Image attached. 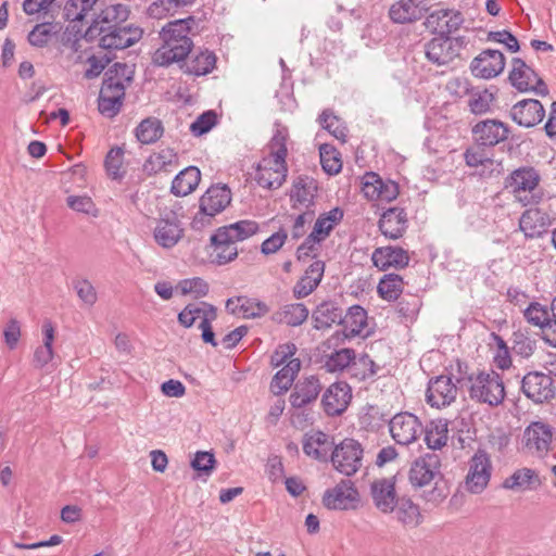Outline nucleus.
<instances>
[{
  "label": "nucleus",
  "instance_id": "nucleus-7",
  "mask_svg": "<svg viewBox=\"0 0 556 556\" xmlns=\"http://www.w3.org/2000/svg\"><path fill=\"white\" fill-rule=\"evenodd\" d=\"M363 454V446L357 440L345 438L333 446L331 453L328 454V460L332 463L337 471L351 477L361 469Z\"/></svg>",
  "mask_w": 556,
  "mask_h": 556
},
{
  "label": "nucleus",
  "instance_id": "nucleus-28",
  "mask_svg": "<svg viewBox=\"0 0 556 556\" xmlns=\"http://www.w3.org/2000/svg\"><path fill=\"white\" fill-rule=\"evenodd\" d=\"M184 236V229L175 212H169L162 217L154 230L155 241L163 248L169 249L177 244Z\"/></svg>",
  "mask_w": 556,
  "mask_h": 556
},
{
  "label": "nucleus",
  "instance_id": "nucleus-22",
  "mask_svg": "<svg viewBox=\"0 0 556 556\" xmlns=\"http://www.w3.org/2000/svg\"><path fill=\"white\" fill-rule=\"evenodd\" d=\"M380 232L388 239L397 240L408 228V217L405 207L391 206L380 214L378 220Z\"/></svg>",
  "mask_w": 556,
  "mask_h": 556
},
{
  "label": "nucleus",
  "instance_id": "nucleus-3",
  "mask_svg": "<svg viewBox=\"0 0 556 556\" xmlns=\"http://www.w3.org/2000/svg\"><path fill=\"white\" fill-rule=\"evenodd\" d=\"M540 181L541 175L533 166H521L505 177L504 186L511 189L522 206H533L542 203L545 198V192L539 189Z\"/></svg>",
  "mask_w": 556,
  "mask_h": 556
},
{
  "label": "nucleus",
  "instance_id": "nucleus-43",
  "mask_svg": "<svg viewBox=\"0 0 556 556\" xmlns=\"http://www.w3.org/2000/svg\"><path fill=\"white\" fill-rule=\"evenodd\" d=\"M394 511L397 520L409 528H416L422 520L419 506L414 504L409 497H400Z\"/></svg>",
  "mask_w": 556,
  "mask_h": 556
},
{
  "label": "nucleus",
  "instance_id": "nucleus-55",
  "mask_svg": "<svg viewBox=\"0 0 556 556\" xmlns=\"http://www.w3.org/2000/svg\"><path fill=\"white\" fill-rule=\"evenodd\" d=\"M523 318L527 320L528 324L539 327L540 329L543 326H546V323L551 319L552 312L551 306L547 307L539 302H531L525 309H523Z\"/></svg>",
  "mask_w": 556,
  "mask_h": 556
},
{
  "label": "nucleus",
  "instance_id": "nucleus-13",
  "mask_svg": "<svg viewBox=\"0 0 556 556\" xmlns=\"http://www.w3.org/2000/svg\"><path fill=\"white\" fill-rule=\"evenodd\" d=\"M506 58L497 49H484L472 59L469 70L473 77L492 79L501 75L505 68Z\"/></svg>",
  "mask_w": 556,
  "mask_h": 556
},
{
  "label": "nucleus",
  "instance_id": "nucleus-49",
  "mask_svg": "<svg viewBox=\"0 0 556 556\" xmlns=\"http://www.w3.org/2000/svg\"><path fill=\"white\" fill-rule=\"evenodd\" d=\"M340 326L350 328L351 336H359L367 326V311L358 304L352 305L340 319Z\"/></svg>",
  "mask_w": 556,
  "mask_h": 556
},
{
  "label": "nucleus",
  "instance_id": "nucleus-34",
  "mask_svg": "<svg viewBox=\"0 0 556 556\" xmlns=\"http://www.w3.org/2000/svg\"><path fill=\"white\" fill-rule=\"evenodd\" d=\"M200 180V169L197 166H188L174 177L170 192L176 197L188 195L195 190Z\"/></svg>",
  "mask_w": 556,
  "mask_h": 556
},
{
  "label": "nucleus",
  "instance_id": "nucleus-1",
  "mask_svg": "<svg viewBox=\"0 0 556 556\" xmlns=\"http://www.w3.org/2000/svg\"><path fill=\"white\" fill-rule=\"evenodd\" d=\"M195 25V17L189 15L168 22L160 31L163 41L153 54V63L157 66L167 67L173 63H179L187 59L193 48V41L189 37L192 27Z\"/></svg>",
  "mask_w": 556,
  "mask_h": 556
},
{
  "label": "nucleus",
  "instance_id": "nucleus-39",
  "mask_svg": "<svg viewBox=\"0 0 556 556\" xmlns=\"http://www.w3.org/2000/svg\"><path fill=\"white\" fill-rule=\"evenodd\" d=\"M448 421L443 418L431 420L422 431L425 442L430 450H441L447 442Z\"/></svg>",
  "mask_w": 556,
  "mask_h": 556
},
{
  "label": "nucleus",
  "instance_id": "nucleus-15",
  "mask_svg": "<svg viewBox=\"0 0 556 556\" xmlns=\"http://www.w3.org/2000/svg\"><path fill=\"white\" fill-rule=\"evenodd\" d=\"M389 430L397 444L408 445L422 432V424L414 414L402 412L389 420Z\"/></svg>",
  "mask_w": 556,
  "mask_h": 556
},
{
  "label": "nucleus",
  "instance_id": "nucleus-14",
  "mask_svg": "<svg viewBox=\"0 0 556 556\" xmlns=\"http://www.w3.org/2000/svg\"><path fill=\"white\" fill-rule=\"evenodd\" d=\"M351 401V386L346 381H336L324 391L320 405L328 417H337L348 409Z\"/></svg>",
  "mask_w": 556,
  "mask_h": 556
},
{
  "label": "nucleus",
  "instance_id": "nucleus-46",
  "mask_svg": "<svg viewBox=\"0 0 556 556\" xmlns=\"http://www.w3.org/2000/svg\"><path fill=\"white\" fill-rule=\"evenodd\" d=\"M318 123L323 129L327 130L331 136L341 141L346 142L348 127L345 123L337 116L331 109H325L318 116Z\"/></svg>",
  "mask_w": 556,
  "mask_h": 556
},
{
  "label": "nucleus",
  "instance_id": "nucleus-51",
  "mask_svg": "<svg viewBox=\"0 0 556 556\" xmlns=\"http://www.w3.org/2000/svg\"><path fill=\"white\" fill-rule=\"evenodd\" d=\"M390 419L389 413L382 412L377 405H368L366 412L359 416V424L366 430L377 431L386 424L389 425Z\"/></svg>",
  "mask_w": 556,
  "mask_h": 556
},
{
  "label": "nucleus",
  "instance_id": "nucleus-53",
  "mask_svg": "<svg viewBox=\"0 0 556 556\" xmlns=\"http://www.w3.org/2000/svg\"><path fill=\"white\" fill-rule=\"evenodd\" d=\"M124 161V150L121 147H113L109 150L104 159V167L108 176L113 180H122L126 174L122 170Z\"/></svg>",
  "mask_w": 556,
  "mask_h": 556
},
{
  "label": "nucleus",
  "instance_id": "nucleus-61",
  "mask_svg": "<svg viewBox=\"0 0 556 556\" xmlns=\"http://www.w3.org/2000/svg\"><path fill=\"white\" fill-rule=\"evenodd\" d=\"M379 368L367 353H363L357 358L356 369L352 372V377L357 378L359 381H365L377 375Z\"/></svg>",
  "mask_w": 556,
  "mask_h": 556
},
{
  "label": "nucleus",
  "instance_id": "nucleus-45",
  "mask_svg": "<svg viewBox=\"0 0 556 556\" xmlns=\"http://www.w3.org/2000/svg\"><path fill=\"white\" fill-rule=\"evenodd\" d=\"M403 277L399 274H386L378 282L377 293L384 301H396L403 292Z\"/></svg>",
  "mask_w": 556,
  "mask_h": 556
},
{
  "label": "nucleus",
  "instance_id": "nucleus-2",
  "mask_svg": "<svg viewBox=\"0 0 556 556\" xmlns=\"http://www.w3.org/2000/svg\"><path fill=\"white\" fill-rule=\"evenodd\" d=\"M510 127L496 118L479 121L471 128L473 144L464 153L465 163L469 167L493 164L492 149L508 139Z\"/></svg>",
  "mask_w": 556,
  "mask_h": 556
},
{
  "label": "nucleus",
  "instance_id": "nucleus-20",
  "mask_svg": "<svg viewBox=\"0 0 556 556\" xmlns=\"http://www.w3.org/2000/svg\"><path fill=\"white\" fill-rule=\"evenodd\" d=\"M143 35V30L134 25L112 28L98 36L99 47L104 50H123L134 46Z\"/></svg>",
  "mask_w": 556,
  "mask_h": 556
},
{
  "label": "nucleus",
  "instance_id": "nucleus-42",
  "mask_svg": "<svg viewBox=\"0 0 556 556\" xmlns=\"http://www.w3.org/2000/svg\"><path fill=\"white\" fill-rule=\"evenodd\" d=\"M289 138L288 128L285 126L277 127L271 139L269 140L268 148L275 166L282 167L287 166V141Z\"/></svg>",
  "mask_w": 556,
  "mask_h": 556
},
{
  "label": "nucleus",
  "instance_id": "nucleus-38",
  "mask_svg": "<svg viewBox=\"0 0 556 556\" xmlns=\"http://www.w3.org/2000/svg\"><path fill=\"white\" fill-rule=\"evenodd\" d=\"M217 229L222 231L223 235H220V237H223L226 242H228L229 238H231V240L236 243L257 233L260 226L255 220L241 219L233 224L218 227Z\"/></svg>",
  "mask_w": 556,
  "mask_h": 556
},
{
  "label": "nucleus",
  "instance_id": "nucleus-47",
  "mask_svg": "<svg viewBox=\"0 0 556 556\" xmlns=\"http://www.w3.org/2000/svg\"><path fill=\"white\" fill-rule=\"evenodd\" d=\"M389 16L397 24L413 23L420 20V9L415 5V0H400L391 5Z\"/></svg>",
  "mask_w": 556,
  "mask_h": 556
},
{
  "label": "nucleus",
  "instance_id": "nucleus-8",
  "mask_svg": "<svg viewBox=\"0 0 556 556\" xmlns=\"http://www.w3.org/2000/svg\"><path fill=\"white\" fill-rule=\"evenodd\" d=\"M511 65L508 81L517 91H533L541 97L548 94L549 90L545 81L521 58H513Z\"/></svg>",
  "mask_w": 556,
  "mask_h": 556
},
{
  "label": "nucleus",
  "instance_id": "nucleus-9",
  "mask_svg": "<svg viewBox=\"0 0 556 556\" xmlns=\"http://www.w3.org/2000/svg\"><path fill=\"white\" fill-rule=\"evenodd\" d=\"M130 14L129 7L122 3L111 4L100 11L86 29L84 38L93 41L102 33L112 28L122 27Z\"/></svg>",
  "mask_w": 556,
  "mask_h": 556
},
{
  "label": "nucleus",
  "instance_id": "nucleus-24",
  "mask_svg": "<svg viewBox=\"0 0 556 556\" xmlns=\"http://www.w3.org/2000/svg\"><path fill=\"white\" fill-rule=\"evenodd\" d=\"M509 116L517 125L532 128L543 121L545 109L536 99H523L513 105Z\"/></svg>",
  "mask_w": 556,
  "mask_h": 556
},
{
  "label": "nucleus",
  "instance_id": "nucleus-11",
  "mask_svg": "<svg viewBox=\"0 0 556 556\" xmlns=\"http://www.w3.org/2000/svg\"><path fill=\"white\" fill-rule=\"evenodd\" d=\"M521 392L533 403L543 404L555 397L554 379L542 371L533 370L521 379Z\"/></svg>",
  "mask_w": 556,
  "mask_h": 556
},
{
  "label": "nucleus",
  "instance_id": "nucleus-50",
  "mask_svg": "<svg viewBox=\"0 0 556 556\" xmlns=\"http://www.w3.org/2000/svg\"><path fill=\"white\" fill-rule=\"evenodd\" d=\"M319 156L323 170L329 176L339 174L342 169L340 152L330 143L319 147Z\"/></svg>",
  "mask_w": 556,
  "mask_h": 556
},
{
  "label": "nucleus",
  "instance_id": "nucleus-12",
  "mask_svg": "<svg viewBox=\"0 0 556 556\" xmlns=\"http://www.w3.org/2000/svg\"><path fill=\"white\" fill-rule=\"evenodd\" d=\"M358 502V490L350 479H342L334 488L327 489L323 495V505L331 510L356 508Z\"/></svg>",
  "mask_w": 556,
  "mask_h": 556
},
{
  "label": "nucleus",
  "instance_id": "nucleus-48",
  "mask_svg": "<svg viewBox=\"0 0 556 556\" xmlns=\"http://www.w3.org/2000/svg\"><path fill=\"white\" fill-rule=\"evenodd\" d=\"M217 465L214 453L207 451L195 452L193 458L190 462V467L194 471L193 480L206 479L213 473Z\"/></svg>",
  "mask_w": 556,
  "mask_h": 556
},
{
  "label": "nucleus",
  "instance_id": "nucleus-16",
  "mask_svg": "<svg viewBox=\"0 0 556 556\" xmlns=\"http://www.w3.org/2000/svg\"><path fill=\"white\" fill-rule=\"evenodd\" d=\"M556 223V217L549 215L543 207H530L522 212L519 218V229L527 239L541 238Z\"/></svg>",
  "mask_w": 556,
  "mask_h": 556
},
{
  "label": "nucleus",
  "instance_id": "nucleus-29",
  "mask_svg": "<svg viewBox=\"0 0 556 556\" xmlns=\"http://www.w3.org/2000/svg\"><path fill=\"white\" fill-rule=\"evenodd\" d=\"M318 190L317 181L306 175L298 176L292 184L289 193L292 208H298V204L305 205L306 208L315 206L316 192Z\"/></svg>",
  "mask_w": 556,
  "mask_h": 556
},
{
  "label": "nucleus",
  "instance_id": "nucleus-26",
  "mask_svg": "<svg viewBox=\"0 0 556 556\" xmlns=\"http://www.w3.org/2000/svg\"><path fill=\"white\" fill-rule=\"evenodd\" d=\"M374 266L386 271L391 267L403 269L408 266L410 257L406 250L399 245H386L376 248L371 254Z\"/></svg>",
  "mask_w": 556,
  "mask_h": 556
},
{
  "label": "nucleus",
  "instance_id": "nucleus-6",
  "mask_svg": "<svg viewBox=\"0 0 556 556\" xmlns=\"http://www.w3.org/2000/svg\"><path fill=\"white\" fill-rule=\"evenodd\" d=\"M505 387L500 374L479 371L469 386V396L479 403L498 406L505 399Z\"/></svg>",
  "mask_w": 556,
  "mask_h": 556
},
{
  "label": "nucleus",
  "instance_id": "nucleus-30",
  "mask_svg": "<svg viewBox=\"0 0 556 556\" xmlns=\"http://www.w3.org/2000/svg\"><path fill=\"white\" fill-rule=\"evenodd\" d=\"M343 309L338 302L327 300L319 303L312 312L313 328L316 330H325L333 324L340 325Z\"/></svg>",
  "mask_w": 556,
  "mask_h": 556
},
{
  "label": "nucleus",
  "instance_id": "nucleus-57",
  "mask_svg": "<svg viewBox=\"0 0 556 556\" xmlns=\"http://www.w3.org/2000/svg\"><path fill=\"white\" fill-rule=\"evenodd\" d=\"M218 123L217 113L207 110L201 113L190 125L189 130L194 137H201L210 132Z\"/></svg>",
  "mask_w": 556,
  "mask_h": 556
},
{
  "label": "nucleus",
  "instance_id": "nucleus-18",
  "mask_svg": "<svg viewBox=\"0 0 556 556\" xmlns=\"http://www.w3.org/2000/svg\"><path fill=\"white\" fill-rule=\"evenodd\" d=\"M457 390L458 384L453 382L452 376H435L428 382L426 402L437 408L448 406L455 401Z\"/></svg>",
  "mask_w": 556,
  "mask_h": 556
},
{
  "label": "nucleus",
  "instance_id": "nucleus-25",
  "mask_svg": "<svg viewBox=\"0 0 556 556\" xmlns=\"http://www.w3.org/2000/svg\"><path fill=\"white\" fill-rule=\"evenodd\" d=\"M323 390V384L316 375L300 379L289 395V402L293 408H303L314 403Z\"/></svg>",
  "mask_w": 556,
  "mask_h": 556
},
{
  "label": "nucleus",
  "instance_id": "nucleus-19",
  "mask_svg": "<svg viewBox=\"0 0 556 556\" xmlns=\"http://www.w3.org/2000/svg\"><path fill=\"white\" fill-rule=\"evenodd\" d=\"M134 77V66H129L122 62H115L104 72L100 91L103 94H122L125 97L126 88L131 85Z\"/></svg>",
  "mask_w": 556,
  "mask_h": 556
},
{
  "label": "nucleus",
  "instance_id": "nucleus-64",
  "mask_svg": "<svg viewBox=\"0 0 556 556\" xmlns=\"http://www.w3.org/2000/svg\"><path fill=\"white\" fill-rule=\"evenodd\" d=\"M451 12L452 10L443 8L431 11L426 16L425 25L427 26V28L431 29L432 34H435L437 36L444 35V22L446 21L445 18L450 15Z\"/></svg>",
  "mask_w": 556,
  "mask_h": 556
},
{
  "label": "nucleus",
  "instance_id": "nucleus-44",
  "mask_svg": "<svg viewBox=\"0 0 556 556\" xmlns=\"http://www.w3.org/2000/svg\"><path fill=\"white\" fill-rule=\"evenodd\" d=\"M163 124L156 117H147L135 128V136L142 144L156 142L163 136Z\"/></svg>",
  "mask_w": 556,
  "mask_h": 556
},
{
  "label": "nucleus",
  "instance_id": "nucleus-58",
  "mask_svg": "<svg viewBox=\"0 0 556 556\" xmlns=\"http://www.w3.org/2000/svg\"><path fill=\"white\" fill-rule=\"evenodd\" d=\"M344 217V211L340 206H336L329 212L321 213L315 224L314 227L318 228L319 225V231L324 233V236L329 237L330 232L333 230V228L342 222Z\"/></svg>",
  "mask_w": 556,
  "mask_h": 556
},
{
  "label": "nucleus",
  "instance_id": "nucleus-62",
  "mask_svg": "<svg viewBox=\"0 0 556 556\" xmlns=\"http://www.w3.org/2000/svg\"><path fill=\"white\" fill-rule=\"evenodd\" d=\"M52 36V25L51 23H42L37 24L34 26V28L29 31L27 36V40L29 45L37 47V48H43L48 45L50 38Z\"/></svg>",
  "mask_w": 556,
  "mask_h": 556
},
{
  "label": "nucleus",
  "instance_id": "nucleus-59",
  "mask_svg": "<svg viewBox=\"0 0 556 556\" xmlns=\"http://www.w3.org/2000/svg\"><path fill=\"white\" fill-rule=\"evenodd\" d=\"M432 481H434V486L424 493V498L428 503L438 505L448 496L450 483L441 472Z\"/></svg>",
  "mask_w": 556,
  "mask_h": 556
},
{
  "label": "nucleus",
  "instance_id": "nucleus-10",
  "mask_svg": "<svg viewBox=\"0 0 556 556\" xmlns=\"http://www.w3.org/2000/svg\"><path fill=\"white\" fill-rule=\"evenodd\" d=\"M492 473L490 455L479 447L469 460V470L465 479L467 491L480 494L488 486Z\"/></svg>",
  "mask_w": 556,
  "mask_h": 556
},
{
  "label": "nucleus",
  "instance_id": "nucleus-52",
  "mask_svg": "<svg viewBox=\"0 0 556 556\" xmlns=\"http://www.w3.org/2000/svg\"><path fill=\"white\" fill-rule=\"evenodd\" d=\"M510 340L513 353L522 358L531 357L536 349V341L531 339L526 330L514 331Z\"/></svg>",
  "mask_w": 556,
  "mask_h": 556
},
{
  "label": "nucleus",
  "instance_id": "nucleus-54",
  "mask_svg": "<svg viewBox=\"0 0 556 556\" xmlns=\"http://www.w3.org/2000/svg\"><path fill=\"white\" fill-rule=\"evenodd\" d=\"M239 303V312L244 318L254 319L265 316L269 312V306L257 299L240 295L236 298Z\"/></svg>",
  "mask_w": 556,
  "mask_h": 556
},
{
  "label": "nucleus",
  "instance_id": "nucleus-35",
  "mask_svg": "<svg viewBox=\"0 0 556 556\" xmlns=\"http://www.w3.org/2000/svg\"><path fill=\"white\" fill-rule=\"evenodd\" d=\"M541 485L538 472L531 468H521L507 477L502 486L507 490H536Z\"/></svg>",
  "mask_w": 556,
  "mask_h": 556
},
{
  "label": "nucleus",
  "instance_id": "nucleus-4",
  "mask_svg": "<svg viewBox=\"0 0 556 556\" xmlns=\"http://www.w3.org/2000/svg\"><path fill=\"white\" fill-rule=\"evenodd\" d=\"M231 202V190L227 185H212L199 200V212L192 218L191 228L203 230L212 225L213 218Z\"/></svg>",
  "mask_w": 556,
  "mask_h": 556
},
{
  "label": "nucleus",
  "instance_id": "nucleus-23",
  "mask_svg": "<svg viewBox=\"0 0 556 556\" xmlns=\"http://www.w3.org/2000/svg\"><path fill=\"white\" fill-rule=\"evenodd\" d=\"M396 476L382 478L371 482L370 495L378 510L383 514L393 513L400 498L395 490Z\"/></svg>",
  "mask_w": 556,
  "mask_h": 556
},
{
  "label": "nucleus",
  "instance_id": "nucleus-60",
  "mask_svg": "<svg viewBox=\"0 0 556 556\" xmlns=\"http://www.w3.org/2000/svg\"><path fill=\"white\" fill-rule=\"evenodd\" d=\"M72 286L84 304L88 306L96 304L98 300L97 290L88 279L75 278L72 280Z\"/></svg>",
  "mask_w": 556,
  "mask_h": 556
},
{
  "label": "nucleus",
  "instance_id": "nucleus-32",
  "mask_svg": "<svg viewBox=\"0 0 556 556\" xmlns=\"http://www.w3.org/2000/svg\"><path fill=\"white\" fill-rule=\"evenodd\" d=\"M220 235H223L222 231L216 229L210 238V247L213 249L211 253L212 263L218 266L231 263L238 257L239 253L231 238L226 242Z\"/></svg>",
  "mask_w": 556,
  "mask_h": 556
},
{
  "label": "nucleus",
  "instance_id": "nucleus-17",
  "mask_svg": "<svg viewBox=\"0 0 556 556\" xmlns=\"http://www.w3.org/2000/svg\"><path fill=\"white\" fill-rule=\"evenodd\" d=\"M362 191L368 200L392 202L400 194L399 184L391 179H383L375 172H367L362 179Z\"/></svg>",
  "mask_w": 556,
  "mask_h": 556
},
{
  "label": "nucleus",
  "instance_id": "nucleus-27",
  "mask_svg": "<svg viewBox=\"0 0 556 556\" xmlns=\"http://www.w3.org/2000/svg\"><path fill=\"white\" fill-rule=\"evenodd\" d=\"M553 439V428L543 421H532L522 434L525 447L538 453H547Z\"/></svg>",
  "mask_w": 556,
  "mask_h": 556
},
{
  "label": "nucleus",
  "instance_id": "nucleus-33",
  "mask_svg": "<svg viewBox=\"0 0 556 556\" xmlns=\"http://www.w3.org/2000/svg\"><path fill=\"white\" fill-rule=\"evenodd\" d=\"M217 58L213 51H201L199 54L193 56L189 62L180 61V70L188 75L204 76L210 74L216 65Z\"/></svg>",
  "mask_w": 556,
  "mask_h": 556
},
{
  "label": "nucleus",
  "instance_id": "nucleus-40",
  "mask_svg": "<svg viewBox=\"0 0 556 556\" xmlns=\"http://www.w3.org/2000/svg\"><path fill=\"white\" fill-rule=\"evenodd\" d=\"M177 153L172 148H166L157 153L151 154L143 163L142 170L148 176L156 175L162 170H166V167L173 164H177Z\"/></svg>",
  "mask_w": 556,
  "mask_h": 556
},
{
  "label": "nucleus",
  "instance_id": "nucleus-37",
  "mask_svg": "<svg viewBox=\"0 0 556 556\" xmlns=\"http://www.w3.org/2000/svg\"><path fill=\"white\" fill-rule=\"evenodd\" d=\"M309 311L304 303H291L280 307L273 314L271 320L278 324L285 323L291 327L302 325L308 317Z\"/></svg>",
  "mask_w": 556,
  "mask_h": 556
},
{
  "label": "nucleus",
  "instance_id": "nucleus-21",
  "mask_svg": "<svg viewBox=\"0 0 556 556\" xmlns=\"http://www.w3.org/2000/svg\"><path fill=\"white\" fill-rule=\"evenodd\" d=\"M441 466L440 457L434 453H427L412 463L408 480L415 488H422L437 478Z\"/></svg>",
  "mask_w": 556,
  "mask_h": 556
},
{
  "label": "nucleus",
  "instance_id": "nucleus-31",
  "mask_svg": "<svg viewBox=\"0 0 556 556\" xmlns=\"http://www.w3.org/2000/svg\"><path fill=\"white\" fill-rule=\"evenodd\" d=\"M425 48L426 58L435 65H446L457 58L456 50L448 42V35L433 37Z\"/></svg>",
  "mask_w": 556,
  "mask_h": 556
},
{
  "label": "nucleus",
  "instance_id": "nucleus-36",
  "mask_svg": "<svg viewBox=\"0 0 556 556\" xmlns=\"http://www.w3.org/2000/svg\"><path fill=\"white\" fill-rule=\"evenodd\" d=\"M324 368L327 372H340L349 368L352 372L356 369V353L352 348L336 350L326 356Z\"/></svg>",
  "mask_w": 556,
  "mask_h": 556
},
{
  "label": "nucleus",
  "instance_id": "nucleus-5",
  "mask_svg": "<svg viewBox=\"0 0 556 556\" xmlns=\"http://www.w3.org/2000/svg\"><path fill=\"white\" fill-rule=\"evenodd\" d=\"M447 89L458 96H468V109L475 115H482L492 112V104L496 101V94L498 89L496 87H490L479 89L473 87L467 78L456 77L448 81Z\"/></svg>",
  "mask_w": 556,
  "mask_h": 556
},
{
  "label": "nucleus",
  "instance_id": "nucleus-56",
  "mask_svg": "<svg viewBox=\"0 0 556 556\" xmlns=\"http://www.w3.org/2000/svg\"><path fill=\"white\" fill-rule=\"evenodd\" d=\"M124 100L125 98L122 94H103L100 91L98 98V110L106 117H115L122 111Z\"/></svg>",
  "mask_w": 556,
  "mask_h": 556
},
{
  "label": "nucleus",
  "instance_id": "nucleus-63",
  "mask_svg": "<svg viewBox=\"0 0 556 556\" xmlns=\"http://www.w3.org/2000/svg\"><path fill=\"white\" fill-rule=\"evenodd\" d=\"M486 40L503 43L508 51L514 53L520 50L517 37L508 29L491 30L488 33Z\"/></svg>",
  "mask_w": 556,
  "mask_h": 556
},
{
  "label": "nucleus",
  "instance_id": "nucleus-41",
  "mask_svg": "<svg viewBox=\"0 0 556 556\" xmlns=\"http://www.w3.org/2000/svg\"><path fill=\"white\" fill-rule=\"evenodd\" d=\"M287 174L288 166H285V168L278 166L275 168H267L262 167V165L258 164L256 168L255 180L257 185L263 188L276 190L286 181Z\"/></svg>",
  "mask_w": 556,
  "mask_h": 556
}]
</instances>
